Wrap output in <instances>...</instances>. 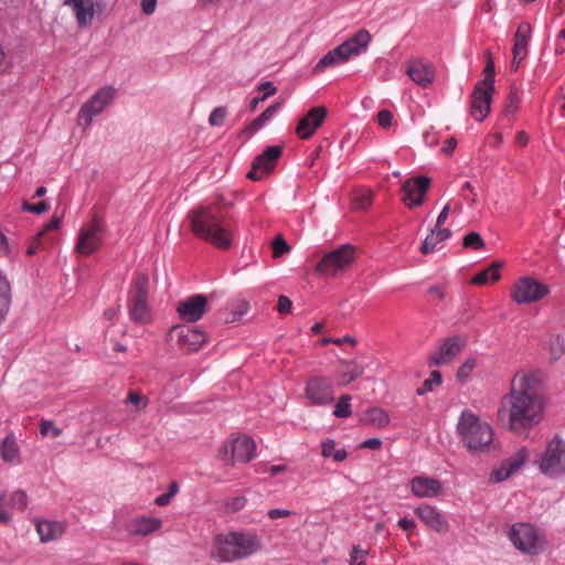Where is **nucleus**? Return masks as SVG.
<instances>
[{
	"instance_id": "nucleus-61",
	"label": "nucleus",
	"mask_w": 565,
	"mask_h": 565,
	"mask_svg": "<svg viewBox=\"0 0 565 565\" xmlns=\"http://www.w3.org/2000/svg\"><path fill=\"white\" fill-rule=\"evenodd\" d=\"M431 232L434 235H436V239H438L439 243L448 239L451 236V231L448 228L435 227V230Z\"/></svg>"
},
{
	"instance_id": "nucleus-39",
	"label": "nucleus",
	"mask_w": 565,
	"mask_h": 565,
	"mask_svg": "<svg viewBox=\"0 0 565 565\" xmlns=\"http://www.w3.org/2000/svg\"><path fill=\"white\" fill-rule=\"evenodd\" d=\"M279 108H280L279 103L273 104L269 107H267L257 118H255L252 121L249 129L252 131L259 130L273 118V116L278 111Z\"/></svg>"
},
{
	"instance_id": "nucleus-12",
	"label": "nucleus",
	"mask_w": 565,
	"mask_h": 565,
	"mask_svg": "<svg viewBox=\"0 0 565 565\" xmlns=\"http://www.w3.org/2000/svg\"><path fill=\"white\" fill-rule=\"evenodd\" d=\"M550 292L547 285L524 276L518 279L511 291V298L519 305L532 303L543 299Z\"/></svg>"
},
{
	"instance_id": "nucleus-64",
	"label": "nucleus",
	"mask_w": 565,
	"mask_h": 565,
	"mask_svg": "<svg viewBox=\"0 0 565 565\" xmlns=\"http://www.w3.org/2000/svg\"><path fill=\"white\" fill-rule=\"evenodd\" d=\"M397 525L404 530V531H408V530H413L415 526H416V523L414 520L412 519H407V518H402L397 521Z\"/></svg>"
},
{
	"instance_id": "nucleus-51",
	"label": "nucleus",
	"mask_w": 565,
	"mask_h": 565,
	"mask_svg": "<svg viewBox=\"0 0 565 565\" xmlns=\"http://www.w3.org/2000/svg\"><path fill=\"white\" fill-rule=\"evenodd\" d=\"M22 210L24 212H30L34 214H42L49 210V204L45 201H42L38 204H31L28 202L22 203Z\"/></svg>"
},
{
	"instance_id": "nucleus-21",
	"label": "nucleus",
	"mask_w": 565,
	"mask_h": 565,
	"mask_svg": "<svg viewBox=\"0 0 565 565\" xmlns=\"http://www.w3.org/2000/svg\"><path fill=\"white\" fill-rule=\"evenodd\" d=\"M527 449L525 447L520 448L512 456L502 461V463L493 470L491 480L495 482H502L513 476L526 461Z\"/></svg>"
},
{
	"instance_id": "nucleus-15",
	"label": "nucleus",
	"mask_w": 565,
	"mask_h": 565,
	"mask_svg": "<svg viewBox=\"0 0 565 565\" xmlns=\"http://www.w3.org/2000/svg\"><path fill=\"white\" fill-rule=\"evenodd\" d=\"M466 344L467 338L463 335L456 334L444 339L437 351L430 355L429 365L443 366L450 364Z\"/></svg>"
},
{
	"instance_id": "nucleus-16",
	"label": "nucleus",
	"mask_w": 565,
	"mask_h": 565,
	"mask_svg": "<svg viewBox=\"0 0 565 565\" xmlns=\"http://www.w3.org/2000/svg\"><path fill=\"white\" fill-rule=\"evenodd\" d=\"M281 146H269L266 148L255 158L252 170L247 173V178L253 181H258L265 174L271 172L276 166L277 160L281 157Z\"/></svg>"
},
{
	"instance_id": "nucleus-55",
	"label": "nucleus",
	"mask_w": 565,
	"mask_h": 565,
	"mask_svg": "<svg viewBox=\"0 0 565 565\" xmlns=\"http://www.w3.org/2000/svg\"><path fill=\"white\" fill-rule=\"evenodd\" d=\"M257 89L259 92H264V94L262 95L265 99H267L268 97H270L271 95H274L276 93V87L275 85L267 81V82H263L258 85Z\"/></svg>"
},
{
	"instance_id": "nucleus-5",
	"label": "nucleus",
	"mask_w": 565,
	"mask_h": 565,
	"mask_svg": "<svg viewBox=\"0 0 565 565\" xmlns=\"http://www.w3.org/2000/svg\"><path fill=\"white\" fill-rule=\"evenodd\" d=\"M509 539L521 553L537 555L543 552L546 539L543 530L531 523L513 524L509 531Z\"/></svg>"
},
{
	"instance_id": "nucleus-3",
	"label": "nucleus",
	"mask_w": 565,
	"mask_h": 565,
	"mask_svg": "<svg viewBox=\"0 0 565 565\" xmlns=\"http://www.w3.org/2000/svg\"><path fill=\"white\" fill-rule=\"evenodd\" d=\"M260 547L258 536L252 533L217 534L212 541L210 557L220 563H233L255 554Z\"/></svg>"
},
{
	"instance_id": "nucleus-59",
	"label": "nucleus",
	"mask_w": 565,
	"mask_h": 565,
	"mask_svg": "<svg viewBox=\"0 0 565 565\" xmlns=\"http://www.w3.org/2000/svg\"><path fill=\"white\" fill-rule=\"evenodd\" d=\"M4 500V494L0 495V522L9 523L12 519L11 510L2 508V502Z\"/></svg>"
},
{
	"instance_id": "nucleus-20",
	"label": "nucleus",
	"mask_w": 565,
	"mask_h": 565,
	"mask_svg": "<svg viewBox=\"0 0 565 565\" xmlns=\"http://www.w3.org/2000/svg\"><path fill=\"white\" fill-rule=\"evenodd\" d=\"M206 308V297L203 295H193L178 303L177 312L182 320L195 322L203 317Z\"/></svg>"
},
{
	"instance_id": "nucleus-53",
	"label": "nucleus",
	"mask_w": 565,
	"mask_h": 565,
	"mask_svg": "<svg viewBox=\"0 0 565 565\" xmlns=\"http://www.w3.org/2000/svg\"><path fill=\"white\" fill-rule=\"evenodd\" d=\"M392 120L393 114L387 109H383L377 114L379 125L383 128H390L392 126Z\"/></svg>"
},
{
	"instance_id": "nucleus-22",
	"label": "nucleus",
	"mask_w": 565,
	"mask_h": 565,
	"mask_svg": "<svg viewBox=\"0 0 565 565\" xmlns=\"http://www.w3.org/2000/svg\"><path fill=\"white\" fill-rule=\"evenodd\" d=\"M532 36L531 24L526 21L521 22L514 34V44L512 49V70L518 71L520 64L527 55V45Z\"/></svg>"
},
{
	"instance_id": "nucleus-31",
	"label": "nucleus",
	"mask_w": 565,
	"mask_h": 565,
	"mask_svg": "<svg viewBox=\"0 0 565 565\" xmlns=\"http://www.w3.org/2000/svg\"><path fill=\"white\" fill-rule=\"evenodd\" d=\"M206 342V337L199 329H188L180 337V344L189 351H198Z\"/></svg>"
},
{
	"instance_id": "nucleus-63",
	"label": "nucleus",
	"mask_w": 565,
	"mask_h": 565,
	"mask_svg": "<svg viewBox=\"0 0 565 565\" xmlns=\"http://www.w3.org/2000/svg\"><path fill=\"white\" fill-rule=\"evenodd\" d=\"M157 0H141V9L143 13L150 15L156 11Z\"/></svg>"
},
{
	"instance_id": "nucleus-23",
	"label": "nucleus",
	"mask_w": 565,
	"mask_h": 565,
	"mask_svg": "<svg viewBox=\"0 0 565 565\" xmlns=\"http://www.w3.org/2000/svg\"><path fill=\"white\" fill-rule=\"evenodd\" d=\"M406 73L415 84L424 88L428 87L435 78L434 66L424 60L408 61Z\"/></svg>"
},
{
	"instance_id": "nucleus-46",
	"label": "nucleus",
	"mask_w": 565,
	"mask_h": 565,
	"mask_svg": "<svg viewBox=\"0 0 565 565\" xmlns=\"http://www.w3.org/2000/svg\"><path fill=\"white\" fill-rule=\"evenodd\" d=\"M40 433L42 436L58 437L62 434V429L56 427L51 420H42L40 425Z\"/></svg>"
},
{
	"instance_id": "nucleus-62",
	"label": "nucleus",
	"mask_w": 565,
	"mask_h": 565,
	"mask_svg": "<svg viewBox=\"0 0 565 565\" xmlns=\"http://www.w3.org/2000/svg\"><path fill=\"white\" fill-rule=\"evenodd\" d=\"M292 512L287 509H271L268 511V516L270 519H278V518H287L290 516Z\"/></svg>"
},
{
	"instance_id": "nucleus-4",
	"label": "nucleus",
	"mask_w": 565,
	"mask_h": 565,
	"mask_svg": "<svg viewBox=\"0 0 565 565\" xmlns=\"http://www.w3.org/2000/svg\"><path fill=\"white\" fill-rule=\"evenodd\" d=\"M457 434L462 444L473 454L497 449L492 426L470 409L461 412L457 423Z\"/></svg>"
},
{
	"instance_id": "nucleus-11",
	"label": "nucleus",
	"mask_w": 565,
	"mask_h": 565,
	"mask_svg": "<svg viewBox=\"0 0 565 565\" xmlns=\"http://www.w3.org/2000/svg\"><path fill=\"white\" fill-rule=\"evenodd\" d=\"M105 224L97 217L79 228L75 250L81 255L96 253L103 244Z\"/></svg>"
},
{
	"instance_id": "nucleus-17",
	"label": "nucleus",
	"mask_w": 565,
	"mask_h": 565,
	"mask_svg": "<svg viewBox=\"0 0 565 565\" xmlns=\"http://www.w3.org/2000/svg\"><path fill=\"white\" fill-rule=\"evenodd\" d=\"M306 396L316 406H327L334 399L333 385L324 377H312L307 383Z\"/></svg>"
},
{
	"instance_id": "nucleus-29",
	"label": "nucleus",
	"mask_w": 565,
	"mask_h": 565,
	"mask_svg": "<svg viewBox=\"0 0 565 565\" xmlns=\"http://www.w3.org/2000/svg\"><path fill=\"white\" fill-rule=\"evenodd\" d=\"M36 531L41 542L46 543L61 537L65 525L62 522L43 520L36 522Z\"/></svg>"
},
{
	"instance_id": "nucleus-40",
	"label": "nucleus",
	"mask_w": 565,
	"mask_h": 565,
	"mask_svg": "<svg viewBox=\"0 0 565 565\" xmlns=\"http://www.w3.org/2000/svg\"><path fill=\"white\" fill-rule=\"evenodd\" d=\"M366 420L377 427H385L390 423V417L382 408L373 407L366 412Z\"/></svg>"
},
{
	"instance_id": "nucleus-14",
	"label": "nucleus",
	"mask_w": 565,
	"mask_h": 565,
	"mask_svg": "<svg viewBox=\"0 0 565 565\" xmlns=\"http://www.w3.org/2000/svg\"><path fill=\"white\" fill-rule=\"evenodd\" d=\"M543 381V373L537 370H521L511 381L510 394L522 396H541L539 390Z\"/></svg>"
},
{
	"instance_id": "nucleus-6",
	"label": "nucleus",
	"mask_w": 565,
	"mask_h": 565,
	"mask_svg": "<svg viewBox=\"0 0 565 565\" xmlns=\"http://www.w3.org/2000/svg\"><path fill=\"white\" fill-rule=\"evenodd\" d=\"M117 0H63L65 7L71 8L78 28L92 24L95 15L111 11Z\"/></svg>"
},
{
	"instance_id": "nucleus-34",
	"label": "nucleus",
	"mask_w": 565,
	"mask_h": 565,
	"mask_svg": "<svg viewBox=\"0 0 565 565\" xmlns=\"http://www.w3.org/2000/svg\"><path fill=\"white\" fill-rule=\"evenodd\" d=\"M11 305L10 285L4 276L0 274V326L6 320Z\"/></svg>"
},
{
	"instance_id": "nucleus-19",
	"label": "nucleus",
	"mask_w": 565,
	"mask_h": 565,
	"mask_svg": "<svg viewBox=\"0 0 565 565\" xmlns=\"http://www.w3.org/2000/svg\"><path fill=\"white\" fill-rule=\"evenodd\" d=\"M494 87L477 83L471 94V116L483 121L491 110Z\"/></svg>"
},
{
	"instance_id": "nucleus-57",
	"label": "nucleus",
	"mask_w": 565,
	"mask_h": 565,
	"mask_svg": "<svg viewBox=\"0 0 565 565\" xmlns=\"http://www.w3.org/2000/svg\"><path fill=\"white\" fill-rule=\"evenodd\" d=\"M423 138H424L425 143L429 147H434L438 143L437 132L433 128L425 131Z\"/></svg>"
},
{
	"instance_id": "nucleus-28",
	"label": "nucleus",
	"mask_w": 565,
	"mask_h": 565,
	"mask_svg": "<svg viewBox=\"0 0 565 565\" xmlns=\"http://www.w3.org/2000/svg\"><path fill=\"white\" fill-rule=\"evenodd\" d=\"M162 526V521L152 516H138L129 521L127 531L131 535L146 536L157 532Z\"/></svg>"
},
{
	"instance_id": "nucleus-2",
	"label": "nucleus",
	"mask_w": 565,
	"mask_h": 565,
	"mask_svg": "<svg viewBox=\"0 0 565 565\" xmlns=\"http://www.w3.org/2000/svg\"><path fill=\"white\" fill-rule=\"evenodd\" d=\"M193 234L213 246L227 249L233 243V232L225 225L214 206H199L189 213Z\"/></svg>"
},
{
	"instance_id": "nucleus-25",
	"label": "nucleus",
	"mask_w": 565,
	"mask_h": 565,
	"mask_svg": "<svg viewBox=\"0 0 565 565\" xmlns=\"http://www.w3.org/2000/svg\"><path fill=\"white\" fill-rule=\"evenodd\" d=\"M412 493L417 498H435L443 492V486L439 480L426 477H414L409 482Z\"/></svg>"
},
{
	"instance_id": "nucleus-26",
	"label": "nucleus",
	"mask_w": 565,
	"mask_h": 565,
	"mask_svg": "<svg viewBox=\"0 0 565 565\" xmlns=\"http://www.w3.org/2000/svg\"><path fill=\"white\" fill-rule=\"evenodd\" d=\"M416 515L430 529L436 532H446L448 522L438 510L429 504H422L415 509Z\"/></svg>"
},
{
	"instance_id": "nucleus-30",
	"label": "nucleus",
	"mask_w": 565,
	"mask_h": 565,
	"mask_svg": "<svg viewBox=\"0 0 565 565\" xmlns=\"http://www.w3.org/2000/svg\"><path fill=\"white\" fill-rule=\"evenodd\" d=\"M347 61L348 57L339 45L335 49L329 51L322 58H320L312 71L315 74H319L328 67H333Z\"/></svg>"
},
{
	"instance_id": "nucleus-45",
	"label": "nucleus",
	"mask_w": 565,
	"mask_h": 565,
	"mask_svg": "<svg viewBox=\"0 0 565 565\" xmlns=\"http://www.w3.org/2000/svg\"><path fill=\"white\" fill-rule=\"evenodd\" d=\"M463 246L467 248L481 249L484 246V242L477 232H470L463 238Z\"/></svg>"
},
{
	"instance_id": "nucleus-41",
	"label": "nucleus",
	"mask_w": 565,
	"mask_h": 565,
	"mask_svg": "<svg viewBox=\"0 0 565 565\" xmlns=\"http://www.w3.org/2000/svg\"><path fill=\"white\" fill-rule=\"evenodd\" d=\"M351 396L348 394H344L340 396L338 403L334 406L333 415L338 418H348L352 414L351 409Z\"/></svg>"
},
{
	"instance_id": "nucleus-54",
	"label": "nucleus",
	"mask_w": 565,
	"mask_h": 565,
	"mask_svg": "<svg viewBox=\"0 0 565 565\" xmlns=\"http://www.w3.org/2000/svg\"><path fill=\"white\" fill-rule=\"evenodd\" d=\"M292 308L291 300L286 296H279L278 303H277V310L279 313H289Z\"/></svg>"
},
{
	"instance_id": "nucleus-49",
	"label": "nucleus",
	"mask_w": 565,
	"mask_h": 565,
	"mask_svg": "<svg viewBox=\"0 0 565 565\" xmlns=\"http://www.w3.org/2000/svg\"><path fill=\"white\" fill-rule=\"evenodd\" d=\"M289 250V245L281 235H278L273 241V253L274 257H280Z\"/></svg>"
},
{
	"instance_id": "nucleus-18",
	"label": "nucleus",
	"mask_w": 565,
	"mask_h": 565,
	"mask_svg": "<svg viewBox=\"0 0 565 565\" xmlns=\"http://www.w3.org/2000/svg\"><path fill=\"white\" fill-rule=\"evenodd\" d=\"M429 188L430 179L427 177L419 175L407 179L402 186V191L404 193L403 202L409 209L422 205Z\"/></svg>"
},
{
	"instance_id": "nucleus-24",
	"label": "nucleus",
	"mask_w": 565,
	"mask_h": 565,
	"mask_svg": "<svg viewBox=\"0 0 565 565\" xmlns=\"http://www.w3.org/2000/svg\"><path fill=\"white\" fill-rule=\"evenodd\" d=\"M327 115L324 107L311 108L308 114L302 117L297 126V134L301 139H308L322 125Z\"/></svg>"
},
{
	"instance_id": "nucleus-50",
	"label": "nucleus",
	"mask_w": 565,
	"mask_h": 565,
	"mask_svg": "<svg viewBox=\"0 0 565 565\" xmlns=\"http://www.w3.org/2000/svg\"><path fill=\"white\" fill-rule=\"evenodd\" d=\"M438 244H439V242H438V239H436V235H434V233L431 232L424 239V242L420 246V252L425 255L433 253L436 249Z\"/></svg>"
},
{
	"instance_id": "nucleus-60",
	"label": "nucleus",
	"mask_w": 565,
	"mask_h": 565,
	"mask_svg": "<svg viewBox=\"0 0 565 565\" xmlns=\"http://www.w3.org/2000/svg\"><path fill=\"white\" fill-rule=\"evenodd\" d=\"M367 555V551L360 548L359 546H353L350 559L351 564H354L356 561H363V558Z\"/></svg>"
},
{
	"instance_id": "nucleus-42",
	"label": "nucleus",
	"mask_w": 565,
	"mask_h": 565,
	"mask_svg": "<svg viewBox=\"0 0 565 565\" xmlns=\"http://www.w3.org/2000/svg\"><path fill=\"white\" fill-rule=\"evenodd\" d=\"M9 510L23 511L28 505V498L23 491H14L10 494L7 502Z\"/></svg>"
},
{
	"instance_id": "nucleus-1",
	"label": "nucleus",
	"mask_w": 565,
	"mask_h": 565,
	"mask_svg": "<svg viewBox=\"0 0 565 565\" xmlns=\"http://www.w3.org/2000/svg\"><path fill=\"white\" fill-rule=\"evenodd\" d=\"M544 416V401L542 396H522L507 394L498 411L501 420L507 418L508 428L520 433L539 425Z\"/></svg>"
},
{
	"instance_id": "nucleus-8",
	"label": "nucleus",
	"mask_w": 565,
	"mask_h": 565,
	"mask_svg": "<svg viewBox=\"0 0 565 565\" xmlns=\"http://www.w3.org/2000/svg\"><path fill=\"white\" fill-rule=\"evenodd\" d=\"M256 454L255 441L247 436L227 439L221 448V458L227 465L247 463Z\"/></svg>"
},
{
	"instance_id": "nucleus-48",
	"label": "nucleus",
	"mask_w": 565,
	"mask_h": 565,
	"mask_svg": "<svg viewBox=\"0 0 565 565\" xmlns=\"http://www.w3.org/2000/svg\"><path fill=\"white\" fill-rule=\"evenodd\" d=\"M225 117H226V108L225 107H216L210 114L209 122L211 126H222L224 124Z\"/></svg>"
},
{
	"instance_id": "nucleus-35",
	"label": "nucleus",
	"mask_w": 565,
	"mask_h": 565,
	"mask_svg": "<svg viewBox=\"0 0 565 565\" xmlns=\"http://www.w3.org/2000/svg\"><path fill=\"white\" fill-rule=\"evenodd\" d=\"M0 455L6 462H13L19 458V447L12 434L3 439L0 447Z\"/></svg>"
},
{
	"instance_id": "nucleus-47",
	"label": "nucleus",
	"mask_w": 565,
	"mask_h": 565,
	"mask_svg": "<svg viewBox=\"0 0 565 565\" xmlns=\"http://www.w3.org/2000/svg\"><path fill=\"white\" fill-rule=\"evenodd\" d=\"M478 83L483 84L486 86L494 87V65L492 60L488 61L483 70V78Z\"/></svg>"
},
{
	"instance_id": "nucleus-32",
	"label": "nucleus",
	"mask_w": 565,
	"mask_h": 565,
	"mask_svg": "<svg viewBox=\"0 0 565 565\" xmlns=\"http://www.w3.org/2000/svg\"><path fill=\"white\" fill-rule=\"evenodd\" d=\"M342 365L344 366V370L340 373V386L350 384L359 379L364 372V367L356 364L354 361H343Z\"/></svg>"
},
{
	"instance_id": "nucleus-33",
	"label": "nucleus",
	"mask_w": 565,
	"mask_h": 565,
	"mask_svg": "<svg viewBox=\"0 0 565 565\" xmlns=\"http://www.w3.org/2000/svg\"><path fill=\"white\" fill-rule=\"evenodd\" d=\"M544 348L548 352L551 362H556L565 354V339L559 334H553L547 339Z\"/></svg>"
},
{
	"instance_id": "nucleus-58",
	"label": "nucleus",
	"mask_w": 565,
	"mask_h": 565,
	"mask_svg": "<svg viewBox=\"0 0 565 565\" xmlns=\"http://www.w3.org/2000/svg\"><path fill=\"white\" fill-rule=\"evenodd\" d=\"M62 220L61 217H53L45 226L38 233V237H42L45 232L58 228Z\"/></svg>"
},
{
	"instance_id": "nucleus-27",
	"label": "nucleus",
	"mask_w": 565,
	"mask_h": 565,
	"mask_svg": "<svg viewBox=\"0 0 565 565\" xmlns=\"http://www.w3.org/2000/svg\"><path fill=\"white\" fill-rule=\"evenodd\" d=\"M371 34L367 30L361 29L352 36H350L347 41L340 44V47L343 50L348 60L352 56L360 55L364 51H366L370 42Z\"/></svg>"
},
{
	"instance_id": "nucleus-37",
	"label": "nucleus",
	"mask_w": 565,
	"mask_h": 565,
	"mask_svg": "<svg viewBox=\"0 0 565 565\" xmlns=\"http://www.w3.org/2000/svg\"><path fill=\"white\" fill-rule=\"evenodd\" d=\"M373 201V193L371 190L361 189L353 193L352 209L354 211H364L369 209Z\"/></svg>"
},
{
	"instance_id": "nucleus-43",
	"label": "nucleus",
	"mask_w": 565,
	"mask_h": 565,
	"mask_svg": "<svg viewBox=\"0 0 565 565\" xmlns=\"http://www.w3.org/2000/svg\"><path fill=\"white\" fill-rule=\"evenodd\" d=\"M477 365V360L476 358L473 356H469L467 358L462 364L458 367V371H457V380L460 382V383H466L470 375H471V372L473 371V369L476 367Z\"/></svg>"
},
{
	"instance_id": "nucleus-9",
	"label": "nucleus",
	"mask_w": 565,
	"mask_h": 565,
	"mask_svg": "<svg viewBox=\"0 0 565 565\" xmlns=\"http://www.w3.org/2000/svg\"><path fill=\"white\" fill-rule=\"evenodd\" d=\"M354 260V248L344 244L327 253L317 264L316 270L324 276H335L347 270Z\"/></svg>"
},
{
	"instance_id": "nucleus-10",
	"label": "nucleus",
	"mask_w": 565,
	"mask_h": 565,
	"mask_svg": "<svg viewBox=\"0 0 565 565\" xmlns=\"http://www.w3.org/2000/svg\"><path fill=\"white\" fill-rule=\"evenodd\" d=\"M149 277L140 274L134 281L130 292V316L139 323H147L150 320V310L147 303Z\"/></svg>"
},
{
	"instance_id": "nucleus-7",
	"label": "nucleus",
	"mask_w": 565,
	"mask_h": 565,
	"mask_svg": "<svg viewBox=\"0 0 565 565\" xmlns=\"http://www.w3.org/2000/svg\"><path fill=\"white\" fill-rule=\"evenodd\" d=\"M540 471L555 478L565 473V440L555 436L547 443L546 449L536 461Z\"/></svg>"
},
{
	"instance_id": "nucleus-44",
	"label": "nucleus",
	"mask_w": 565,
	"mask_h": 565,
	"mask_svg": "<svg viewBox=\"0 0 565 565\" xmlns=\"http://www.w3.org/2000/svg\"><path fill=\"white\" fill-rule=\"evenodd\" d=\"M441 374L439 371H433L429 379L425 380L423 385L417 388L418 395H424L433 391L434 385L441 384Z\"/></svg>"
},
{
	"instance_id": "nucleus-13",
	"label": "nucleus",
	"mask_w": 565,
	"mask_h": 565,
	"mask_svg": "<svg viewBox=\"0 0 565 565\" xmlns=\"http://www.w3.org/2000/svg\"><path fill=\"white\" fill-rule=\"evenodd\" d=\"M116 89L111 86H104L98 89L79 109L78 122L87 128L92 125L93 118L99 115L111 104Z\"/></svg>"
},
{
	"instance_id": "nucleus-52",
	"label": "nucleus",
	"mask_w": 565,
	"mask_h": 565,
	"mask_svg": "<svg viewBox=\"0 0 565 565\" xmlns=\"http://www.w3.org/2000/svg\"><path fill=\"white\" fill-rule=\"evenodd\" d=\"M127 402L139 408H145L148 404V399L136 391L129 392Z\"/></svg>"
},
{
	"instance_id": "nucleus-36",
	"label": "nucleus",
	"mask_w": 565,
	"mask_h": 565,
	"mask_svg": "<svg viewBox=\"0 0 565 565\" xmlns=\"http://www.w3.org/2000/svg\"><path fill=\"white\" fill-rule=\"evenodd\" d=\"M501 263H492L487 269L478 273L471 280L475 285H486L489 281H497L500 278L499 268Z\"/></svg>"
},
{
	"instance_id": "nucleus-38",
	"label": "nucleus",
	"mask_w": 565,
	"mask_h": 565,
	"mask_svg": "<svg viewBox=\"0 0 565 565\" xmlns=\"http://www.w3.org/2000/svg\"><path fill=\"white\" fill-rule=\"evenodd\" d=\"M321 455L326 458L332 457L335 461L341 462L345 460L348 454L345 449H337L335 443L332 439H327L321 445Z\"/></svg>"
},
{
	"instance_id": "nucleus-56",
	"label": "nucleus",
	"mask_w": 565,
	"mask_h": 565,
	"mask_svg": "<svg viewBox=\"0 0 565 565\" xmlns=\"http://www.w3.org/2000/svg\"><path fill=\"white\" fill-rule=\"evenodd\" d=\"M344 342L355 344V339L347 335L344 338H324L321 340L322 345H327L329 343L342 344Z\"/></svg>"
}]
</instances>
